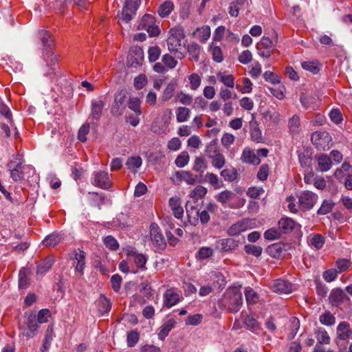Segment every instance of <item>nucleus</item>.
Listing matches in <instances>:
<instances>
[{
	"label": "nucleus",
	"mask_w": 352,
	"mask_h": 352,
	"mask_svg": "<svg viewBox=\"0 0 352 352\" xmlns=\"http://www.w3.org/2000/svg\"><path fill=\"white\" fill-rule=\"evenodd\" d=\"M10 177L15 182H21L24 179L25 172L34 173V168L30 165H25L23 155L16 153L12 156V158L6 164Z\"/></svg>",
	"instance_id": "nucleus-1"
},
{
	"label": "nucleus",
	"mask_w": 352,
	"mask_h": 352,
	"mask_svg": "<svg viewBox=\"0 0 352 352\" xmlns=\"http://www.w3.org/2000/svg\"><path fill=\"white\" fill-rule=\"evenodd\" d=\"M169 36L167 38L168 49L170 53L179 59L183 58L184 54L181 50L185 47V32L182 27H175L169 30Z\"/></svg>",
	"instance_id": "nucleus-2"
},
{
	"label": "nucleus",
	"mask_w": 352,
	"mask_h": 352,
	"mask_svg": "<svg viewBox=\"0 0 352 352\" xmlns=\"http://www.w3.org/2000/svg\"><path fill=\"white\" fill-rule=\"evenodd\" d=\"M141 4V0H125L122 12L119 15L118 22L128 24L136 15Z\"/></svg>",
	"instance_id": "nucleus-3"
},
{
	"label": "nucleus",
	"mask_w": 352,
	"mask_h": 352,
	"mask_svg": "<svg viewBox=\"0 0 352 352\" xmlns=\"http://www.w3.org/2000/svg\"><path fill=\"white\" fill-rule=\"evenodd\" d=\"M224 300L227 303L230 311L236 313L243 305L242 294L236 288L229 289L224 295Z\"/></svg>",
	"instance_id": "nucleus-4"
},
{
	"label": "nucleus",
	"mask_w": 352,
	"mask_h": 352,
	"mask_svg": "<svg viewBox=\"0 0 352 352\" xmlns=\"http://www.w3.org/2000/svg\"><path fill=\"white\" fill-rule=\"evenodd\" d=\"M138 29L146 30L150 36H156L160 33V28L156 25L155 17L149 14H146L142 17Z\"/></svg>",
	"instance_id": "nucleus-5"
},
{
	"label": "nucleus",
	"mask_w": 352,
	"mask_h": 352,
	"mask_svg": "<svg viewBox=\"0 0 352 352\" xmlns=\"http://www.w3.org/2000/svg\"><path fill=\"white\" fill-rule=\"evenodd\" d=\"M126 91L124 89L118 90L114 96V102L111 109L113 116L118 117L123 114L126 109Z\"/></svg>",
	"instance_id": "nucleus-6"
},
{
	"label": "nucleus",
	"mask_w": 352,
	"mask_h": 352,
	"mask_svg": "<svg viewBox=\"0 0 352 352\" xmlns=\"http://www.w3.org/2000/svg\"><path fill=\"white\" fill-rule=\"evenodd\" d=\"M38 327L36 317L34 314L29 315L23 324H19L21 333L28 338H34L36 335Z\"/></svg>",
	"instance_id": "nucleus-7"
},
{
	"label": "nucleus",
	"mask_w": 352,
	"mask_h": 352,
	"mask_svg": "<svg viewBox=\"0 0 352 352\" xmlns=\"http://www.w3.org/2000/svg\"><path fill=\"white\" fill-rule=\"evenodd\" d=\"M206 152L210 159L213 167L217 169H221L226 164L225 156L221 153L215 144L210 143L206 148Z\"/></svg>",
	"instance_id": "nucleus-8"
},
{
	"label": "nucleus",
	"mask_w": 352,
	"mask_h": 352,
	"mask_svg": "<svg viewBox=\"0 0 352 352\" xmlns=\"http://www.w3.org/2000/svg\"><path fill=\"white\" fill-rule=\"evenodd\" d=\"M311 140L318 150L325 151L330 148L331 137L327 131H316L312 133Z\"/></svg>",
	"instance_id": "nucleus-9"
},
{
	"label": "nucleus",
	"mask_w": 352,
	"mask_h": 352,
	"mask_svg": "<svg viewBox=\"0 0 352 352\" xmlns=\"http://www.w3.org/2000/svg\"><path fill=\"white\" fill-rule=\"evenodd\" d=\"M38 36L41 41L43 50L46 51V53L44 54V57L45 58L46 56H47V58L51 57L50 61L52 63H55L57 60V57L54 55L52 51L53 41L50 38L48 32L45 30H41L38 32Z\"/></svg>",
	"instance_id": "nucleus-10"
},
{
	"label": "nucleus",
	"mask_w": 352,
	"mask_h": 352,
	"mask_svg": "<svg viewBox=\"0 0 352 352\" xmlns=\"http://www.w3.org/2000/svg\"><path fill=\"white\" fill-rule=\"evenodd\" d=\"M150 237L156 250H162L166 248V240L160 227L155 223H152L150 226Z\"/></svg>",
	"instance_id": "nucleus-11"
},
{
	"label": "nucleus",
	"mask_w": 352,
	"mask_h": 352,
	"mask_svg": "<svg viewBox=\"0 0 352 352\" xmlns=\"http://www.w3.org/2000/svg\"><path fill=\"white\" fill-rule=\"evenodd\" d=\"M318 196L309 190L302 191L298 196V206L303 210H311L316 204Z\"/></svg>",
	"instance_id": "nucleus-12"
},
{
	"label": "nucleus",
	"mask_w": 352,
	"mask_h": 352,
	"mask_svg": "<svg viewBox=\"0 0 352 352\" xmlns=\"http://www.w3.org/2000/svg\"><path fill=\"white\" fill-rule=\"evenodd\" d=\"M91 184L104 190H108L111 186L109 174L105 171H98L93 174Z\"/></svg>",
	"instance_id": "nucleus-13"
},
{
	"label": "nucleus",
	"mask_w": 352,
	"mask_h": 352,
	"mask_svg": "<svg viewBox=\"0 0 352 352\" xmlns=\"http://www.w3.org/2000/svg\"><path fill=\"white\" fill-rule=\"evenodd\" d=\"M144 61L143 51L140 47H135L130 50L127 64L131 67L136 68L142 65Z\"/></svg>",
	"instance_id": "nucleus-14"
},
{
	"label": "nucleus",
	"mask_w": 352,
	"mask_h": 352,
	"mask_svg": "<svg viewBox=\"0 0 352 352\" xmlns=\"http://www.w3.org/2000/svg\"><path fill=\"white\" fill-rule=\"evenodd\" d=\"M239 241L232 238L221 239L216 241V249L221 252H227L236 249Z\"/></svg>",
	"instance_id": "nucleus-15"
},
{
	"label": "nucleus",
	"mask_w": 352,
	"mask_h": 352,
	"mask_svg": "<svg viewBox=\"0 0 352 352\" xmlns=\"http://www.w3.org/2000/svg\"><path fill=\"white\" fill-rule=\"evenodd\" d=\"M273 292L279 294H289L294 290V285L287 280L277 279L271 285Z\"/></svg>",
	"instance_id": "nucleus-16"
},
{
	"label": "nucleus",
	"mask_w": 352,
	"mask_h": 352,
	"mask_svg": "<svg viewBox=\"0 0 352 352\" xmlns=\"http://www.w3.org/2000/svg\"><path fill=\"white\" fill-rule=\"evenodd\" d=\"M249 228V220L243 219L229 227L227 230V234L230 236H239L241 233L248 230Z\"/></svg>",
	"instance_id": "nucleus-17"
},
{
	"label": "nucleus",
	"mask_w": 352,
	"mask_h": 352,
	"mask_svg": "<svg viewBox=\"0 0 352 352\" xmlns=\"http://www.w3.org/2000/svg\"><path fill=\"white\" fill-rule=\"evenodd\" d=\"M86 255L87 254L80 248L76 250L74 253V260L76 261L74 265L75 270L80 276H82L84 274V269L86 264Z\"/></svg>",
	"instance_id": "nucleus-18"
},
{
	"label": "nucleus",
	"mask_w": 352,
	"mask_h": 352,
	"mask_svg": "<svg viewBox=\"0 0 352 352\" xmlns=\"http://www.w3.org/2000/svg\"><path fill=\"white\" fill-rule=\"evenodd\" d=\"M241 160L243 163L258 165L261 163V160L253 150L248 147H245L242 152Z\"/></svg>",
	"instance_id": "nucleus-19"
},
{
	"label": "nucleus",
	"mask_w": 352,
	"mask_h": 352,
	"mask_svg": "<svg viewBox=\"0 0 352 352\" xmlns=\"http://www.w3.org/2000/svg\"><path fill=\"white\" fill-rule=\"evenodd\" d=\"M336 333L338 338L341 340L349 339L352 336V330L350 324L345 321L340 322L336 329Z\"/></svg>",
	"instance_id": "nucleus-20"
},
{
	"label": "nucleus",
	"mask_w": 352,
	"mask_h": 352,
	"mask_svg": "<svg viewBox=\"0 0 352 352\" xmlns=\"http://www.w3.org/2000/svg\"><path fill=\"white\" fill-rule=\"evenodd\" d=\"M104 107V102L102 100H91V113L89 118L96 121L99 120L102 116Z\"/></svg>",
	"instance_id": "nucleus-21"
},
{
	"label": "nucleus",
	"mask_w": 352,
	"mask_h": 352,
	"mask_svg": "<svg viewBox=\"0 0 352 352\" xmlns=\"http://www.w3.org/2000/svg\"><path fill=\"white\" fill-rule=\"evenodd\" d=\"M179 302V294L173 289H167L164 294V304L170 308Z\"/></svg>",
	"instance_id": "nucleus-22"
},
{
	"label": "nucleus",
	"mask_w": 352,
	"mask_h": 352,
	"mask_svg": "<svg viewBox=\"0 0 352 352\" xmlns=\"http://www.w3.org/2000/svg\"><path fill=\"white\" fill-rule=\"evenodd\" d=\"M300 102L302 107L306 109L316 110L318 107L317 98L312 96H307L301 94L300 96Z\"/></svg>",
	"instance_id": "nucleus-23"
},
{
	"label": "nucleus",
	"mask_w": 352,
	"mask_h": 352,
	"mask_svg": "<svg viewBox=\"0 0 352 352\" xmlns=\"http://www.w3.org/2000/svg\"><path fill=\"white\" fill-rule=\"evenodd\" d=\"M288 128L292 136L298 135L302 130L300 117L295 114L288 120Z\"/></svg>",
	"instance_id": "nucleus-24"
},
{
	"label": "nucleus",
	"mask_w": 352,
	"mask_h": 352,
	"mask_svg": "<svg viewBox=\"0 0 352 352\" xmlns=\"http://www.w3.org/2000/svg\"><path fill=\"white\" fill-rule=\"evenodd\" d=\"M169 206L174 216L177 219H182L184 214V209L181 206L180 199L177 197H171L169 199Z\"/></svg>",
	"instance_id": "nucleus-25"
},
{
	"label": "nucleus",
	"mask_w": 352,
	"mask_h": 352,
	"mask_svg": "<svg viewBox=\"0 0 352 352\" xmlns=\"http://www.w3.org/2000/svg\"><path fill=\"white\" fill-rule=\"evenodd\" d=\"M200 182L208 183L215 189H219L223 186V181L219 178L217 175L213 173H206L204 179Z\"/></svg>",
	"instance_id": "nucleus-26"
},
{
	"label": "nucleus",
	"mask_w": 352,
	"mask_h": 352,
	"mask_svg": "<svg viewBox=\"0 0 352 352\" xmlns=\"http://www.w3.org/2000/svg\"><path fill=\"white\" fill-rule=\"evenodd\" d=\"M63 240V234L58 232H52L45 236L42 243L46 247H52L60 243Z\"/></svg>",
	"instance_id": "nucleus-27"
},
{
	"label": "nucleus",
	"mask_w": 352,
	"mask_h": 352,
	"mask_svg": "<svg viewBox=\"0 0 352 352\" xmlns=\"http://www.w3.org/2000/svg\"><path fill=\"white\" fill-rule=\"evenodd\" d=\"M175 321L171 319L165 322L159 329L157 334L159 339L164 340L167 337L169 332L175 327Z\"/></svg>",
	"instance_id": "nucleus-28"
},
{
	"label": "nucleus",
	"mask_w": 352,
	"mask_h": 352,
	"mask_svg": "<svg viewBox=\"0 0 352 352\" xmlns=\"http://www.w3.org/2000/svg\"><path fill=\"white\" fill-rule=\"evenodd\" d=\"M53 264V259L51 258H46L43 260L36 266V276H43L52 267Z\"/></svg>",
	"instance_id": "nucleus-29"
},
{
	"label": "nucleus",
	"mask_w": 352,
	"mask_h": 352,
	"mask_svg": "<svg viewBox=\"0 0 352 352\" xmlns=\"http://www.w3.org/2000/svg\"><path fill=\"white\" fill-rule=\"evenodd\" d=\"M30 271L28 268H22L19 273V287L26 289L30 285Z\"/></svg>",
	"instance_id": "nucleus-30"
},
{
	"label": "nucleus",
	"mask_w": 352,
	"mask_h": 352,
	"mask_svg": "<svg viewBox=\"0 0 352 352\" xmlns=\"http://www.w3.org/2000/svg\"><path fill=\"white\" fill-rule=\"evenodd\" d=\"M314 333L318 341L316 344H320L322 345L329 344L330 343L331 338L327 331L324 329L322 327H318L315 329Z\"/></svg>",
	"instance_id": "nucleus-31"
},
{
	"label": "nucleus",
	"mask_w": 352,
	"mask_h": 352,
	"mask_svg": "<svg viewBox=\"0 0 352 352\" xmlns=\"http://www.w3.org/2000/svg\"><path fill=\"white\" fill-rule=\"evenodd\" d=\"M294 221L289 217L282 218L278 221V228L282 232L285 234L292 232L294 228Z\"/></svg>",
	"instance_id": "nucleus-32"
},
{
	"label": "nucleus",
	"mask_w": 352,
	"mask_h": 352,
	"mask_svg": "<svg viewBox=\"0 0 352 352\" xmlns=\"http://www.w3.org/2000/svg\"><path fill=\"white\" fill-rule=\"evenodd\" d=\"M220 175L228 182H233L238 178V173L235 168H225L220 172Z\"/></svg>",
	"instance_id": "nucleus-33"
},
{
	"label": "nucleus",
	"mask_w": 352,
	"mask_h": 352,
	"mask_svg": "<svg viewBox=\"0 0 352 352\" xmlns=\"http://www.w3.org/2000/svg\"><path fill=\"white\" fill-rule=\"evenodd\" d=\"M320 324L327 327H331L336 324V317L329 311H325L319 316Z\"/></svg>",
	"instance_id": "nucleus-34"
},
{
	"label": "nucleus",
	"mask_w": 352,
	"mask_h": 352,
	"mask_svg": "<svg viewBox=\"0 0 352 352\" xmlns=\"http://www.w3.org/2000/svg\"><path fill=\"white\" fill-rule=\"evenodd\" d=\"M98 311L102 314H106L111 309V305L109 300L104 296H100L97 301Z\"/></svg>",
	"instance_id": "nucleus-35"
},
{
	"label": "nucleus",
	"mask_w": 352,
	"mask_h": 352,
	"mask_svg": "<svg viewBox=\"0 0 352 352\" xmlns=\"http://www.w3.org/2000/svg\"><path fill=\"white\" fill-rule=\"evenodd\" d=\"M173 9L174 4L170 1H166L160 5L157 12L161 17L164 18L168 16L173 10Z\"/></svg>",
	"instance_id": "nucleus-36"
},
{
	"label": "nucleus",
	"mask_w": 352,
	"mask_h": 352,
	"mask_svg": "<svg viewBox=\"0 0 352 352\" xmlns=\"http://www.w3.org/2000/svg\"><path fill=\"white\" fill-rule=\"evenodd\" d=\"M318 164L320 170L322 172L329 170L331 167V161L327 155L322 154L318 157Z\"/></svg>",
	"instance_id": "nucleus-37"
},
{
	"label": "nucleus",
	"mask_w": 352,
	"mask_h": 352,
	"mask_svg": "<svg viewBox=\"0 0 352 352\" xmlns=\"http://www.w3.org/2000/svg\"><path fill=\"white\" fill-rule=\"evenodd\" d=\"M334 202L331 199L323 200L320 207L317 210L318 215H324L331 212L334 207Z\"/></svg>",
	"instance_id": "nucleus-38"
},
{
	"label": "nucleus",
	"mask_w": 352,
	"mask_h": 352,
	"mask_svg": "<svg viewBox=\"0 0 352 352\" xmlns=\"http://www.w3.org/2000/svg\"><path fill=\"white\" fill-rule=\"evenodd\" d=\"M142 160L140 156L130 157L126 162L127 168L134 172L137 171V169L142 166Z\"/></svg>",
	"instance_id": "nucleus-39"
},
{
	"label": "nucleus",
	"mask_w": 352,
	"mask_h": 352,
	"mask_svg": "<svg viewBox=\"0 0 352 352\" xmlns=\"http://www.w3.org/2000/svg\"><path fill=\"white\" fill-rule=\"evenodd\" d=\"M217 77L219 80L222 82L225 86L232 88L234 86V78L231 74H224L219 72L217 74Z\"/></svg>",
	"instance_id": "nucleus-40"
},
{
	"label": "nucleus",
	"mask_w": 352,
	"mask_h": 352,
	"mask_svg": "<svg viewBox=\"0 0 352 352\" xmlns=\"http://www.w3.org/2000/svg\"><path fill=\"white\" fill-rule=\"evenodd\" d=\"M190 110L185 107H179L176 111V118L178 122H184L188 120Z\"/></svg>",
	"instance_id": "nucleus-41"
},
{
	"label": "nucleus",
	"mask_w": 352,
	"mask_h": 352,
	"mask_svg": "<svg viewBox=\"0 0 352 352\" xmlns=\"http://www.w3.org/2000/svg\"><path fill=\"white\" fill-rule=\"evenodd\" d=\"M207 167V162L203 157H197L195 158L192 169L193 170L199 173L200 177H201Z\"/></svg>",
	"instance_id": "nucleus-42"
},
{
	"label": "nucleus",
	"mask_w": 352,
	"mask_h": 352,
	"mask_svg": "<svg viewBox=\"0 0 352 352\" xmlns=\"http://www.w3.org/2000/svg\"><path fill=\"white\" fill-rule=\"evenodd\" d=\"M177 177L188 184H194L197 182V177L193 175L190 171H178L177 172Z\"/></svg>",
	"instance_id": "nucleus-43"
},
{
	"label": "nucleus",
	"mask_w": 352,
	"mask_h": 352,
	"mask_svg": "<svg viewBox=\"0 0 352 352\" xmlns=\"http://www.w3.org/2000/svg\"><path fill=\"white\" fill-rule=\"evenodd\" d=\"M234 196L235 194L232 191L226 190L220 192L218 195L215 196V198L219 202L225 204L228 201L232 199L234 197Z\"/></svg>",
	"instance_id": "nucleus-44"
},
{
	"label": "nucleus",
	"mask_w": 352,
	"mask_h": 352,
	"mask_svg": "<svg viewBox=\"0 0 352 352\" xmlns=\"http://www.w3.org/2000/svg\"><path fill=\"white\" fill-rule=\"evenodd\" d=\"M129 108L133 111L137 116L142 114L141 111V101L139 98L133 97L130 98L128 102Z\"/></svg>",
	"instance_id": "nucleus-45"
},
{
	"label": "nucleus",
	"mask_w": 352,
	"mask_h": 352,
	"mask_svg": "<svg viewBox=\"0 0 352 352\" xmlns=\"http://www.w3.org/2000/svg\"><path fill=\"white\" fill-rule=\"evenodd\" d=\"M176 89V85L175 83H169L165 89L164 90L161 99L164 102L168 101L173 96Z\"/></svg>",
	"instance_id": "nucleus-46"
},
{
	"label": "nucleus",
	"mask_w": 352,
	"mask_h": 352,
	"mask_svg": "<svg viewBox=\"0 0 352 352\" xmlns=\"http://www.w3.org/2000/svg\"><path fill=\"white\" fill-rule=\"evenodd\" d=\"M208 190L203 186H196L190 192V195L194 199L198 200L203 198L207 194Z\"/></svg>",
	"instance_id": "nucleus-47"
},
{
	"label": "nucleus",
	"mask_w": 352,
	"mask_h": 352,
	"mask_svg": "<svg viewBox=\"0 0 352 352\" xmlns=\"http://www.w3.org/2000/svg\"><path fill=\"white\" fill-rule=\"evenodd\" d=\"M199 38L202 43H206L210 36V28L208 25H204L197 29Z\"/></svg>",
	"instance_id": "nucleus-48"
},
{
	"label": "nucleus",
	"mask_w": 352,
	"mask_h": 352,
	"mask_svg": "<svg viewBox=\"0 0 352 352\" xmlns=\"http://www.w3.org/2000/svg\"><path fill=\"white\" fill-rule=\"evenodd\" d=\"M53 327L50 325L46 330L45 339L41 347V352H46L48 351L51 342L52 340Z\"/></svg>",
	"instance_id": "nucleus-49"
},
{
	"label": "nucleus",
	"mask_w": 352,
	"mask_h": 352,
	"mask_svg": "<svg viewBox=\"0 0 352 352\" xmlns=\"http://www.w3.org/2000/svg\"><path fill=\"white\" fill-rule=\"evenodd\" d=\"M90 125L88 122L83 124L78 130V140L82 142L87 141V136L89 133Z\"/></svg>",
	"instance_id": "nucleus-50"
},
{
	"label": "nucleus",
	"mask_w": 352,
	"mask_h": 352,
	"mask_svg": "<svg viewBox=\"0 0 352 352\" xmlns=\"http://www.w3.org/2000/svg\"><path fill=\"white\" fill-rule=\"evenodd\" d=\"M188 52L194 60H198L201 52V46L197 43H192L188 45Z\"/></svg>",
	"instance_id": "nucleus-51"
},
{
	"label": "nucleus",
	"mask_w": 352,
	"mask_h": 352,
	"mask_svg": "<svg viewBox=\"0 0 352 352\" xmlns=\"http://www.w3.org/2000/svg\"><path fill=\"white\" fill-rule=\"evenodd\" d=\"M244 250L247 254L253 255L256 257L260 256L263 251V249L261 246L250 244L245 245Z\"/></svg>",
	"instance_id": "nucleus-52"
},
{
	"label": "nucleus",
	"mask_w": 352,
	"mask_h": 352,
	"mask_svg": "<svg viewBox=\"0 0 352 352\" xmlns=\"http://www.w3.org/2000/svg\"><path fill=\"white\" fill-rule=\"evenodd\" d=\"M213 250L208 247L201 248L196 254V257L199 260H204L212 256Z\"/></svg>",
	"instance_id": "nucleus-53"
},
{
	"label": "nucleus",
	"mask_w": 352,
	"mask_h": 352,
	"mask_svg": "<svg viewBox=\"0 0 352 352\" xmlns=\"http://www.w3.org/2000/svg\"><path fill=\"white\" fill-rule=\"evenodd\" d=\"M289 323L291 325L292 331L289 333L288 338L289 339H293L300 328V321L297 318L292 317L289 320Z\"/></svg>",
	"instance_id": "nucleus-54"
},
{
	"label": "nucleus",
	"mask_w": 352,
	"mask_h": 352,
	"mask_svg": "<svg viewBox=\"0 0 352 352\" xmlns=\"http://www.w3.org/2000/svg\"><path fill=\"white\" fill-rule=\"evenodd\" d=\"M289 323L291 325L292 331L289 333L288 338L289 339H293L300 328V321L297 318L292 317L289 320Z\"/></svg>",
	"instance_id": "nucleus-55"
},
{
	"label": "nucleus",
	"mask_w": 352,
	"mask_h": 352,
	"mask_svg": "<svg viewBox=\"0 0 352 352\" xmlns=\"http://www.w3.org/2000/svg\"><path fill=\"white\" fill-rule=\"evenodd\" d=\"M103 242L105 246L111 250H116L119 248L117 240L111 235L104 237Z\"/></svg>",
	"instance_id": "nucleus-56"
},
{
	"label": "nucleus",
	"mask_w": 352,
	"mask_h": 352,
	"mask_svg": "<svg viewBox=\"0 0 352 352\" xmlns=\"http://www.w3.org/2000/svg\"><path fill=\"white\" fill-rule=\"evenodd\" d=\"M188 80L190 82V87L192 90L197 89L201 82V77L195 73H193L188 76Z\"/></svg>",
	"instance_id": "nucleus-57"
},
{
	"label": "nucleus",
	"mask_w": 352,
	"mask_h": 352,
	"mask_svg": "<svg viewBox=\"0 0 352 352\" xmlns=\"http://www.w3.org/2000/svg\"><path fill=\"white\" fill-rule=\"evenodd\" d=\"M162 61L166 69H173L177 64V60L168 54L162 56Z\"/></svg>",
	"instance_id": "nucleus-58"
},
{
	"label": "nucleus",
	"mask_w": 352,
	"mask_h": 352,
	"mask_svg": "<svg viewBox=\"0 0 352 352\" xmlns=\"http://www.w3.org/2000/svg\"><path fill=\"white\" fill-rule=\"evenodd\" d=\"M329 298L333 305H338L343 301L344 293L340 289L333 290Z\"/></svg>",
	"instance_id": "nucleus-59"
},
{
	"label": "nucleus",
	"mask_w": 352,
	"mask_h": 352,
	"mask_svg": "<svg viewBox=\"0 0 352 352\" xmlns=\"http://www.w3.org/2000/svg\"><path fill=\"white\" fill-rule=\"evenodd\" d=\"M301 65L304 69L309 71L314 74L318 73L320 71L318 63L316 62L305 61L301 63Z\"/></svg>",
	"instance_id": "nucleus-60"
},
{
	"label": "nucleus",
	"mask_w": 352,
	"mask_h": 352,
	"mask_svg": "<svg viewBox=\"0 0 352 352\" xmlns=\"http://www.w3.org/2000/svg\"><path fill=\"white\" fill-rule=\"evenodd\" d=\"M263 78L265 81L274 85L280 82V78L275 73L270 71H266L263 74Z\"/></svg>",
	"instance_id": "nucleus-61"
},
{
	"label": "nucleus",
	"mask_w": 352,
	"mask_h": 352,
	"mask_svg": "<svg viewBox=\"0 0 352 352\" xmlns=\"http://www.w3.org/2000/svg\"><path fill=\"white\" fill-rule=\"evenodd\" d=\"M133 261L138 268L142 270H146L145 265L147 261V258L144 254L138 253L133 258Z\"/></svg>",
	"instance_id": "nucleus-62"
},
{
	"label": "nucleus",
	"mask_w": 352,
	"mask_h": 352,
	"mask_svg": "<svg viewBox=\"0 0 352 352\" xmlns=\"http://www.w3.org/2000/svg\"><path fill=\"white\" fill-rule=\"evenodd\" d=\"M244 323L247 328L252 331L259 329V324L257 320L252 316H247L244 320Z\"/></svg>",
	"instance_id": "nucleus-63"
},
{
	"label": "nucleus",
	"mask_w": 352,
	"mask_h": 352,
	"mask_svg": "<svg viewBox=\"0 0 352 352\" xmlns=\"http://www.w3.org/2000/svg\"><path fill=\"white\" fill-rule=\"evenodd\" d=\"M280 232L276 228H270L264 232V238L268 241H274L279 239Z\"/></svg>",
	"instance_id": "nucleus-64"
}]
</instances>
